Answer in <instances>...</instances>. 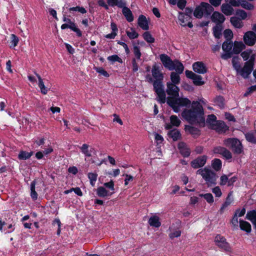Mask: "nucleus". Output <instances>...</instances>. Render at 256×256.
Returning <instances> with one entry per match:
<instances>
[{
    "label": "nucleus",
    "mask_w": 256,
    "mask_h": 256,
    "mask_svg": "<svg viewBox=\"0 0 256 256\" xmlns=\"http://www.w3.org/2000/svg\"><path fill=\"white\" fill-rule=\"evenodd\" d=\"M204 110L198 101H193L190 109L184 110L182 113V117L190 124H204Z\"/></svg>",
    "instance_id": "obj_1"
},
{
    "label": "nucleus",
    "mask_w": 256,
    "mask_h": 256,
    "mask_svg": "<svg viewBox=\"0 0 256 256\" xmlns=\"http://www.w3.org/2000/svg\"><path fill=\"white\" fill-rule=\"evenodd\" d=\"M160 60L164 66L169 70H175L178 73H182L184 70L183 64L178 60H172L171 58L165 54L160 55Z\"/></svg>",
    "instance_id": "obj_2"
},
{
    "label": "nucleus",
    "mask_w": 256,
    "mask_h": 256,
    "mask_svg": "<svg viewBox=\"0 0 256 256\" xmlns=\"http://www.w3.org/2000/svg\"><path fill=\"white\" fill-rule=\"evenodd\" d=\"M214 10V8L210 4L202 2L195 8L194 16L197 18H201L204 14L206 16L210 15Z\"/></svg>",
    "instance_id": "obj_3"
},
{
    "label": "nucleus",
    "mask_w": 256,
    "mask_h": 256,
    "mask_svg": "<svg viewBox=\"0 0 256 256\" xmlns=\"http://www.w3.org/2000/svg\"><path fill=\"white\" fill-rule=\"evenodd\" d=\"M14 226L15 223L10 214H5L0 218V231L6 230V234L11 233L14 231Z\"/></svg>",
    "instance_id": "obj_4"
},
{
    "label": "nucleus",
    "mask_w": 256,
    "mask_h": 256,
    "mask_svg": "<svg viewBox=\"0 0 256 256\" xmlns=\"http://www.w3.org/2000/svg\"><path fill=\"white\" fill-rule=\"evenodd\" d=\"M226 146L230 148L234 152L240 154L243 151V146L241 142L236 138H228L224 141Z\"/></svg>",
    "instance_id": "obj_5"
},
{
    "label": "nucleus",
    "mask_w": 256,
    "mask_h": 256,
    "mask_svg": "<svg viewBox=\"0 0 256 256\" xmlns=\"http://www.w3.org/2000/svg\"><path fill=\"white\" fill-rule=\"evenodd\" d=\"M214 242L216 245L223 251L230 252L232 248L230 244L226 241L224 236L218 234L214 238Z\"/></svg>",
    "instance_id": "obj_6"
},
{
    "label": "nucleus",
    "mask_w": 256,
    "mask_h": 256,
    "mask_svg": "<svg viewBox=\"0 0 256 256\" xmlns=\"http://www.w3.org/2000/svg\"><path fill=\"white\" fill-rule=\"evenodd\" d=\"M202 178L206 181L208 186H214L216 184V180L218 176L216 173L208 168L206 170V172L202 174Z\"/></svg>",
    "instance_id": "obj_7"
},
{
    "label": "nucleus",
    "mask_w": 256,
    "mask_h": 256,
    "mask_svg": "<svg viewBox=\"0 0 256 256\" xmlns=\"http://www.w3.org/2000/svg\"><path fill=\"white\" fill-rule=\"evenodd\" d=\"M181 222L179 220L176 221L175 224H172L169 230L170 232L169 234V237L173 240L175 238H178L180 236L182 232L180 230Z\"/></svg>",
    "instance_id": "obj_8"
},
{
    "label": "nucleus",
    "mask_w": 256,
    "mask_h": 256,
    "mask_svg": "<svg viewBox=\"0 0 256 256\" xmlns=\"http://www.w3.org/2000/svg\"><path fill=\"white\" fill-rule=\"evenodd\" d=\"M207 159L206 155L199 156L190 162V166L194 169L202 168L206 164Z\"/></svg>",
    "instance_id": "obj_9"
},
{
    "label": "nucleus",
    "mask_w": 256,
    "mask_h": 256,
    "mask_svg": "<svg viewBox=\"0 0 256 256\" xmlns=\"http://www.w3.org/2000/svg\"><path fill=\"white\" fill-rule=\"evenodd\" d=\"M244 41L248 46H253L256 42V34L252 31L246 32L244 36Z\"/></svg>",
    "instance_id": "obj_10"
},
{
    "label": "nucleus",
    "mask_w": 256,
    "mask_h": 256,
    "mask_svg": "<svg viewBox=\"0 0 256 256\" xmlns=\"http://www.w3.org/2000/svg\"><path fill=\"white\" fill-rule=\"evenodd\" d=\"M212 151L215 154H221L226 160H230L232 158V154L230 151L224 147L220 146H216L214 148Z\"/></svg>",
    "instance_id": "obj_11"
},
{
    "label": "nucleus",
    "mask_w": 256,
    "mask_h": 256,
    "mask_svg": "<svg viewBox=\"0 0 256 256\" xmlns=\"http://www.w3.org/2000/svg\"><path fill=\"white\" fill-rule=\"evenodd\" d=\"M167 88L166 92L169 96H179V88L174 84H172L170 82L166 83Z\"/></svg>",
    "instance_id": "obj_12"
},
{
    "label": "nucleus",
    "mask_w": 256,
    "mask_h": 256,
    "mask_svg": "<svg viewBox=\"0 0 256 256\" xmlns=\"http://www.w3.org/2000/svg\"><path fill=\"white\" fill-rule=\"evenodd\" d=\"M80 150L82 154L86 157H90L92 154H96V151L95 148L90 146L86 144H83L80 147Z\"/></svg>",
    "instance_id": "obj_13"
},
{
    "label": "nucleus",
    "mask_w": 256,
    "mask_h": 256,
    "mask_svg": "<svg viewBox=\"0 0 256 256\" xmlns=\"http://www.w3.org/2000/svg\"><path fill=\"white\" fill-rule=\"evenodd\" d=\"M178 148L180 153L183 157L188 158L190 156V150L185 142H180L178 144Z\"/></svg>",
    "instance_id": "obj_14"
},
{
    "label": "nucleus",
    "mask_w": 256,
    "mask_h": 256,
    "mask_svg": "<svg viewBox=\"0 0 256 256\" xmlns=\"http://www.w3.org/2000/svg\"><path fill=\"white\" fill-rule=\"evenodd\" d=\"M152 77L155 80H163L164 78V74L161 72L160 67L156 63H155L152 67Z\"/></svg>",
    "instance_id": "obj_15"
},
{
    "label": "nucleus",
    "mask_w": 256,
    "mask_h": 256,
    "mask_svg": "<svg viewBox=\"0 0 256 256\" xmlns=\"http://www.w3.org/2000/svg\"><path fill=\"white\" fill-rule=\"evenodd\" d=\"M193 10L191 8L186 7L185 8L184 12H180L178 16V20L180 22H184V18L186 16V21H189L192 18V14Z\"/></svg>",
    "instance_id": "obj_16"
},
{
    "label": "nucleus",
    "mask_w": 256,
    "mask_h": 256,
    "mask_svg": "<svg viewBox=\"0 0 256 256\" xmlns=\"http://www.w3.org/2000/svg\"><path fill=\"white\" fill-rule=\"evenodd\" d=\"M192 68L194 72L204 74L207 72V68L202 62H197L192 64Z\"/></svg>",
    "instance_id": "obj_17"
},
{
    "label": "nucleus",
    "mask_w": 256,
    "mask_h": 256,
    "mask_svg": "<svg viewBox=\"0 0 256 256\" xmlns=\"http://www.w3.org/2000/svg\"><path fill=\"white\" fill-rule=\"evenodd\" d=\"M212 129L215 130L218 132H226L229 130V127L224 122L218 120L212 126Z\"/></svg>",
    "instance_id": "obj_18"
},
{
    "label": "nucleus",
    "mask_w": 256,
    "mask_h": 256,
    "mask_svg": "<svg viewBox=\"0 0 256 256\" xmlns=\"http://www.w3.org/2000/svg\"><path fill=\"white\" fill-rule=\"evenodd\" d=\"M253 69L254 66L247 64L246 62H245L243 68H241L240 71V73L244 78H246L251 74Z\"/></svg>",
    "instance_id": "obj_19"
},
{
    "label": "nucleus",
    "mask_w": 256,
    "mask_h": 256,
    "mask_svg": "<svg viewBox=\"0 0 256 256\" xmlns=\"http://www.w3.org/2000/svg\"><path fill=\"white\" fill-rule=\"evenodd\" d=\"M66 28H70L73 32H75L78 37H80L82 36L81 30L77 28L76 24H68L65 23L61 26L62 30H65Z\"/></svg>",
    "instance_id": "obj_20"
},
{
    "label": "nucleus",
    "mask_w": 256,
    "mask_h": 256,
    "mask_svg": "<svg viewBox=\"0 0 256 256\" xmlns=\"http://www.w3.org/2000/svg\"><path fill=\"white\" fill-rule=\"evenodd\" d=\"M212 20L216 24L223 23L226 18L224 16L218 12H214L211 16Z\"/></svg>",
    "instance_id": "obj_21"
},
{
    "label": "nucleus",
    "mask_w": 256,
    "mask_h": 256,
    "mask_svg": "<svg viewBox=\"0 0 256 256\" xmlns=\"http://www.w3.org/2000/svg\"><path fill=\"white\" fill-rule=\"evenodd\" d=\"M138 24V26L144 30H148L149 29L148 22L144 15L141 14L139 16Z\"/></svg>",
    "instance_id": "obj_22"
},
{
    "label": "nucleus",
    "mask_w": 256,
    "mask_h": 256,
    "mask_svg": "<svg viewBox=\"0 0 256 256\" xmlns=\"http://www.w3.org/2000/svg\"><path fill=\"white\" fill-rule=\"evenodd\" d=\"M185 130L190 133L194 138H197L200 134V130L198 128L193 126L186 125Z\"/></svg>",
    "instance_id": "obj_23"
},
{
    "label": "nucleus",
    "mask_w": 256,
    "mask_h": 256,
    "mask_svg": "<svg viewBox=\"0 0 256 256\" xmlns=\"http://www.w3.org/2000/svg\"><path fill=\"white\" fill-rule=\"evenodd\" d=\"M122 14L126 18L127 21L128 22H132L134 20V18L130 9L126 7V6H124L122 7Z\"/></svg>",
    "instance_id": "obj_24"
},
{
    "label": "nucleus",
    "mask_w": 256,
    "mask_h": 256,
    "mask_svg": "<svg viewBox=\"0 0 256 256\" xmlns=\"http://www.w3.org/2000/svg\"><path fill=\"white\" fill-rule=\"evenodd\" d=\"M107 3L110 6L114 7L116 6L119 8H122L124 6L126 5L125 0H107Z\"/></svg>",
    "instance_id": "obj_25"
},
{
    "label": "nucleus",
    "mask_w": 256,
    "mask_h": 256,
    "mask_svg": "<svg viewBox=\"0 0 256 256\" xmlns=\"http://www.w3.org/2000/svg\"><path fill=\"white\" fill-rule=\"evenodd\" d=\"M221 10L225 15L230 16L233 14L234 10L230 5L226 2L222 5Z\"/></svg>",
    "instance_id": "obj_26"
},
{
    "label": "nucleus",
    "mask_w": 256,
    "mask_h": 256,
    "mask_svg": "<svg viewBox=\"0 0 256 256\" xmlns=\"http://www.w3.org/2000/svg\"><path fill=\"white\" fill-rule=\"evenodd\" d=\"M240 227L241 230L250 233L252 230V226L250 224L245 220H240Z\"/></svg>",
    "instance_id": "obj_27"
},
{
    "label": "nucleus",
    "mask_w": 256,
    "mask_h": 256,
    "mask_svg": "<svg viewBox=\"0 0 256 256\" xmlns=\"http://www.w3.org/2000/svg\"><path fill=\"white\" fill-rule=\"evenodd\" d=\"M148 222L150 226L155 228H159L161 225L160 218L157 216H151L149 218Z\"/></svg>",
    "instance_id": "obj_28"
},
{
    "label": "nucleus",
    "mask_w": 256,
    "mask_h": 256,
    "mask_svg": "<svg viewBox=\"0 0 256 256\" xmlns=\"http://www.w3.org/2000/svg\"><path fill=\"white\" fill-rule=\"evenodd\" d=\"M168 135L170 138H172L174 141H176L181 138L180 132L176 129L169 131Z\"/></svg>",
    "instance_id": "obj_29"
},
{
    "label": "nucleus",
    "mask_w": 256,
    "mask_h": 256,
    "mask_svg": "<svg viewBox=\"0 0 256 256\" xmlns=\"http://www.w3.org/2000/svg\"><path fill=\"white\" fill-rule=\"evenodd\" d=\"M34 154V152L31 151L28 152L24 150H21L18 154V158L20 160H26L30 158Z\"/></svg>",
    "instance_id": "obj_30"
},
{
    "label": "nucleus",
    "mask_w": 256,
    "mask_h": 256,
    "mask_svg": "<svg viewBox=\"0 0 256 256\" xmlns=\"http://www.w3.org/2000/svg\"><path fill=\"white\" fill-rule=\"evenodd\" d=\"M35 74L38 80V87L40 88V92L44 94H46L48 93V88L46 86H45L44 83L42 80V78L40 77V76L38 74H37L36 72H35Z\"/></svg>",
    "instance_id": "obj_31"
},
{
    "label": "nucleus",
    "mask_w": 256,
    "mask_h": 256,
    "mask_svg": "<svg viewBox=\"0 0 256 256\" xmlns=\"http://www.w3.org/2000/svg\"><path fill=\"white\" fill-rule=\"evenodd\" d=\"M230 22L232 25L236 28H240L244 26L241 19L236 16L231 17Z\"/></svg>",
    "instance_id": "obj_32"
},
{
    "label": "nucleus",
    "mask_w": 256,
    "mask_h": 256,
    "mask_svg": "<svg viewBox=\"0 0 256 256\" xmlns=\"http://www.w3.org/2000/svg\"><path fill=\"white\" fill-rule=\"evenodd\" d=\"M181 74L176 72H171L170 78L172 84L176 85L180 83V78L179 75Z\"/></svg>",
    "instance_id": "obj_33"
},
{
    "label": "nucleus",
    "mask_w": 256,
    "mask_h": 256,
    "mask_svg": "<svg viewBox=\"0 0 256 256\" xmlns=\"http://www.w3.org/2000/svg\"><path fill=\"white\" fill-rule=\"evenodd\" d=\"M163 80H155L153 82L154 90L155 92L164 90Z\"/></svg>",
    "instance_id": "obj_34"
},
{
    "label": "nucleus",
    "mask_w": 256,
    "mask_h": 256,
    "mask_svg": "<svg viewBox=\"0 0 256 256\" xmlns=\"http://www.w3.org/2000/svg\"><path fill=\"white\" fill-rule=\"evenodd\" d=\"M214 102L220 109H223L224 108V98L222 96H216L214 99Z\"/></svg>",
    "instance_id": "obj_35"
},
{
    "label": "nucleus",
    "mask_w": 256,
    "mask_h": 256,
    "mask_svg": "<svg viewBox=\"0 0 256 256\" xmlns=\"http://www.w3.org/2000/svg\"><path fill=\"white\" fill-rule=\"evenodd\" d=\"M244 48V44L242 42H235L232 52L234 54H238Z\"/></svg>",
    "instance_id": "obj_36"
},
{
    "label": "nucleus",
    "mask_w": 256,
    "mask_h": 256,
    "mask_svg": "<svg viewBox=\"0 0 256 256\" xmlns=\"http://www.w3.org/2000/svg\"><path fill=\"white\" fill-rule=\"evenodd\" d=\"M244 136L246 140L248 142L252 144H256V137L254 132L250 131L249 132H246L244 134Z\"/></svg>",
    "instance_id": "obj_37"
},
{
    "label": "nucleus",
    "mask_w": 256,
    "mask_h": 256,
    "mask_svg": "<svg viewBox=\"0 0 256 256\" xmlns=\"http://www.w3.org/2000/svg\"><path fill=\"white\" fill-rule=\"evenodd\" d=\"M212 166L216 172L220 170L222 167V162L220 159L214 158L212 160Z\"/></svg>",
    "instance_id": "obj_38"
},
{
    "label": "nucleus",
    "mask_w": 256,
    "mask_h": 256,
    "mask_svg": "<svg viewBox=\"0 0 256 256\" xmlns=\"http://www.w3.org/2000/svg\"><path fill=\"white\" fill-rule=\"evenodd\" d=\"M114 192H108L104 187L100 186L97 188V194L100 197H105L108 196H111Z\"/></svg>",
    "instance_id": "obj_39"
},
{
    "label": "nucleus",
    "mask_w": 256,
    "mask_h": 256,
    "mask_svg": "<svg viewBox=\"0 0 256 256\" xmlns=\"http://www.w3.org/2000/svg\"><path fill=\"white\" fill-rule=\"evenodd\" d=\"M36 182L33 180L30 184V196L33 200H36L38 198V194L35 190Z\"/></svg>",
    "instance_id": "obj_40"
},
{
    "label": "nucleus",
    "mask_w": 256,
    "mask_h": 256,
    "mask_svg": "<svg viewBox=\"0 0 256 256\" xmlns=\"http://www.w3.org/2000/svg\"><path fill=\"white\" fill-rule=\"evenodd\" d=\"M178 102L180 106H188L191 104L190 100L186 98L178 97Z\"/></svg>",
    "instance_id": "obj_41"
},
{
    "label": "nucleus",
    "mask_w": 256,
    "mask_h": 256,
    "mask_svg": "<svg viewBox=\"0 0 256 256\" xmlns=\"http://www.w3.org/2000/svg\"><path fill=\"white\" fill-rule=\"evenodd\" d=\"M157 95V100L160 104H164L166 101V94L164 90L156 92Z\"/></svg>",
    "instance_id": "obj_42"
},
{
    "label": "nucleus",
    "mask_w": 256,
    "mask_h": 256,
    "mask_svg": "<svg viewBox=\"0 0 256 256\" xmlns=\"http://www.w3.org/2000/svg\"><path fill=\"white\" fill-rule=\"evenodd\" d=\"M218 120H216V116L213 114H210L208 116L206 119V123L208 124L210 128L212 129V126L216 123Z\"/></svg>",
    "instance_id": "obj_43"
},
{
    "label": "nucleus",
    "mask_w": 256,
    "mask_h": 256,
    "mask_svg": "<svg viewBox=\"0 0 256 256\" xmlns=\"http://www.w3.org/2000/svg\"><path fill=\"white\" fill-rule=\"evenodd\" d=\"M132 52H134V54L135 56L136 60H140V58L142 56V53L140 50V48L138 46L135 45V44H133V49Z\"/></svg>",
    "instance_id": "obj_44"
},
{
    "label": "nucleus",
    "mask_w": 256,
    "mask_h": 256,
    "mask_svg": "<svg viewBox=\"0 0 256 256\" xmlns=\"http://www.w3.org/2000/svg\"><path fill=\"white\" fill-rule=\"evenodd\" d=\"M143 38L148 43H153L154 42V38L152 37L149 32H145L142 34Z\"/></svg>",
    "instance_id": "obj_45"
},
{
    "label": "nucleus",
    "mask_w": 256,
    "mask_h": 256,
    "mask_svg": "<svg viewBox=\"0 0 256 256\" xmlns=\"http://www.w3.org/2000/svg\"><path fill=\"white\" fill-rule=\"evenodd\" d=\"M200 196L204 198L206 200V201L210 204H212L214 202L213 196L210 193L200 194Z\"/></svg>",
    "instance_id": "obj_46"
},
{
    "label": "nucleus",
    "mask_w": 256,
    "mask_h": 256,
    "mask_svg": "<svg viewBox=\"0 0 256 256\" xmlns=\"http://www.w3.org/2000/svg\"><path fill=\"white\" fill-rule=\"evenodd\" d=\"M233 44L232 42L225 41L222 45V48L224 52H231Z\"/></svg>",
    "instance_id": "obj_47"
},
{
    "label": "nucleus",
    "mask_w": 256,
    "mask_h": 256,
    "mask_svg": "<svg viewBox=\"0 0 256 256\" xmlns=\"http://www.w3.org/2000/svg\"><path fill=\"white\" fill-rule=\"evenodd\" d=\"M178 96H168L167 98V104H168L172 107L174 106V105L178 104Z\"/></svg>",
    "instance_id": "obj_48"
},
{
    "label": "nucleus",
    "mask_w": 256,
    "mask_h": 256,
    "mask_svg": "<svg viewBox=\"0 0 256 256\" xmlns=\"http://www.w3.org/2000/svg\"><path fill=\"white\" fill-rule=\"evenodd\" d=\"M10 48H14L16 47L19 42L18 38L14 34H12L10 36Z\"/></svg>",
    "instance_id": "obj_49"
},
{
    "label": "nucleus",
    "mask_w": 256,
    "mask_h": 256,
    "mask_svg": "<svg viewBox=\"0 0 256 256\" xmlns=\"http://www.w3.org/2000/svg\"><path fill=\"white\" fill-rule=\"evenodd\" d=\"M170 121L172 125L175 126H178L180 124V120L176 115H172L170 117Z\"/></svg>",
    "instance_id": "obj_50"
},
{
    "label": "nucleus",
    "mask_w": 256,
    "mask_h": 256,
    "mask_svg": "<svg viewBox=\"0 0 256 256\" xmlns=\"http://www.w3.org/2000/svg\"><path fill=\"white\" fill-rule=\"evenodd\" d=\"M88 176L90 179V184L94 186L97 180L98 174L96 173L89 172Z\"/></svg>",
    "instance_id": "obj_51"
},
{
    "label": "nucleus",
    "mask_w": 256,
    "mask_h": 256,
    "mask_svg": "<svg viewBox=\"0 0 256 256\" xmlns=\"http://www.w3.org/2000/svg\"><path fill=\"white\" fill-rule=\"evenodd\" d=\"M192 80L194 84L196 86H202L204 83V82L202 80V76L198 74H196L194 78Z\"/></svg>",
    "instance_id": "obj_52"
},
{
    "label": "nucleus",
    "mask_w": 256,
    "mask_h": 256,
    "mask_svg": "<svg viewBox=\"0 0 256 256\" xmlns=\"http://www.w3.org/2000/svg\"><path fill=\"white\" fill-rule=\"evenodd\" d=\"M132 32L126 31V33L128 37L130 40H133L138 38V34L136 32L134 28H131Z\"/></svg>",
    "instance_id": "obj_53"
},
{
    "label": "nucleus",
    "mask_w": 256,
    "mask_h": 256,
    "mask_svg": "<svg viewBox=\"0 0 256 256\" xmlns=\"http://www.w3.org/2000/svg\"><path fill=\"white\" fill-rule=\"evenodd\" d=\"M107 59L108 60L112 62H118L120 64L122 63V59L116 54L109 56L108 57Z\"/></svg>",
    "instance_id": "obj_54"
},
{
    "label": "nucleus",
    "mask_w": 256,
    "mask_h": 256,
    "mask_svg": "<svg viewBox=\"0 0 256 256\" xmlns=\"http://www.w3.org/2000/svg\"><path fill=\"white\" fill-rule=\"evenodd\" d=\"M252 52V51L250 49L246 50L242 52L240 55L244 60H247L249 59Z\"/></svg>",
    "instance_id": "obj_55"
},
{
    "label": "nucleus",
    "mask_w": 256,
    "mask_h": 256,
    "mask_svg": "<svg viewBox=\"0 0 256 256\" xmlns=\"http://www.w3.org/2000/svg\"><path fill=\"white\" fill-rule=\"evenodd\" d=\"M69 10L71 11H75L78 12L82 14H86V10L84 7H80V6H76V7H72L69 8Z\"/></svg>",
    "instance_id": "obj_56"
},
{
    "label": "nucleus",
    "mask_w": 256,
    "mask_h": 256,
    "mask_svg": "<svg viewBox=\"0 0 256 256\" xmlns=\"http://www.w3.org/2000/svg\"><path fill=\"white\" fill-rule=\"evenodd\" d=\"M94 70L97 72L102 74L106 78H108L110 76L108 73L102 67H96Z\"/></svg>",
    "instance_id": "obj_57"
},
{
    "label": "nucleus",
    "mask_w": 256,
    "mask_h": 256,
    "mask_svg": "<svg viewBox=\"0 0 256 256\" xmlns=\"http://www.w3.org/2000/svg\"><path fill=\"white\" fill-rule=\"evenodd\" d=\"M240 6L248 10H252L254 8V6L246 0L243 2Z\"/></svg>",
    "instance_id": "obj_58"
},
{
    "label": "nucleus",
    "mask_w": 256,
    "mask_h": 256,
    "mask_svg": "<svg viewBox=\"0 0 256 256\" xmlns=\"http://www.w3.org/2000/svg\"><path fill=\"white\" fill-rule=\"evenodd\" d=\"M214 35L216 38H220L222 36V29L218 26H214Z\"/></svg>",
    "instance_id": "obj_59"
},
{
    "label": "nucleus",
    "mask_w": 256,
    "mask_h": 256,
    "mask_svg": "<svg viewBox=\"0 0 256 256\" xmlns=\"http://www.w3.org/2000/svg\"><path fill=\"white\" fill-rule=\"evenodd\" d=\"M236 15L240 16L241 20H245L247 18V13L242 10H237L236 12Z\"/></svg>",
    "instance_id": "obj_60"
},
{
    "label": "nucleus",
    "mask_w": 256,
    "mask_h": 256,
    "mask_svg": "<svg viewBox=\"0 0 256 256\" xmlns=\"http://www.w3.org/2000/svg\"><path fill=\"white\" fill-rule=\"evenodd\" d=\"M224 35L226 40H230L233 37V33L230 29H226L224 30Z\"/></svg>",
    "instance_id": "obj_61"
},
{
    "label": "nucleus",
    "mask_w": 256,
    "mask_h": 256,
    "mask_svg": "<svg viewBox=\"0 0 256 256\" xmlns=\"http://www.w3.org/2000/svg\"><path fill=\"white\" fill-rule=\"evenodd\" d=\"M230 174H230L228 176H226V174L222 175L220 178V186H224L226 184L227 182L228 183V177L230 176Z\"/></svg>",
    "instance_id": "obj_62"
},
{
    "label": "nucleus",
    "mask_w": 256,
    "mask_h": 256,
    "mask_svg": "<svg viewBox=\"0 0 256 256\" xmlns=\"http://www.w3.org/2000/svg\"><path fill=\"white\" fill-rule=\"evenodd\" d=\"M212 192L215 194V196L220 198L222 195V192L219 186H215L212 189Z\"/></svg>",
    "instance_id": "obj_63"
},
{
    "label": "nucleus",
    "mask_w": 256,
    "mask_h": 256,
    "mask_svg": "<svg viewBox=\"0 0 256 256\" xmlns=\"http://www.w3.org/2000/svg\"><path fill=\"white\" fill-rule=\"evenodd\" d=\"M233 192L232 191L228 192L227 196L226 198L225 202L230 204H231L232 203H233L234 201V199L233 198Z\"/></svg>",
    "instance_id": "obj_64"
}]
</instances>
